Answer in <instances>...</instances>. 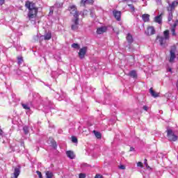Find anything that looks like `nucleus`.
<instances>
[{"instance_id":"f257e3e1","label":"nucleus","mask_w":178,"mask_h":178,"mask_svg":"<svg viewBox=\"0 0 178 178\" xmlns=\"http://www.w3.org/2000/svg\"><path fill=\"white\" fill-rule=\"evenodd\" d=\"M25 7L29 9L28 17L29 20H31V19H35L38 13V7L35 6V3L27 1L25 3Z\"/></svg>"},{"instance_id":"f03ea898","label":"nucleus","mask_w":178,"mask_h":178,"mask_svg":"<svg viewBox=\"0 0 178 178\" xmlns=\"http://www.w3.org/2000/svg\"><path fill=\"white\" fill-rule=\"evenodd\" d=\"M167 136L169 140V141H177V136L173 132V130L172 129H168L167 131Z\"/></svg>"},{"instance_id":"7ed1b4c3","label":"nucleus","mask_w":178,"mask_h":178,"mask_svg":"<svg viewBox=\"0 0 178 178\" xmlns=\"http://www.w3.org/2000/svg\"><path fill=\"white\" fill-rule=\"evenodd\" d=\"M176 46H172L170 51V63H173L175 62V59H176Z\"/></svg>"},{"instance_id":"20e7f679","label":"nucleus","mask_w":178,"mask_h":178,"mask_svg":"<svg viewBox=\"0 0 178 178\" xmlns=\"http://www.w3.org/2000/svg\"><path fill=\"white\" fill-rule=\"evenodd\" d=\"M155 33H156V31L153 26H147L146 30L145 31V34H146V35H148L149 37L151 35H154Z\"/></svg>"},{"instance_id":"39448f33","label":"nucleus","mask_w":178,"mask_h":178,"mask_svg":"<svg viewBox=\"0 0 178 178\" xmlns=\"http://www.w3.org/2000/svg\"><path fill=\"white\" fill-rule=\"evenodd\" d=\"M75 19H72L73 24L71 26L72 30H77L79 29V15H75L74 17Z\"/></svg>"},{"instance_id":"423d86ee","label":"nucleus","mask_w":178,"mask_h":178,"mask_svg":"<svg viewBox=\"0 0 178 178\" xmlns=\"http://www.w3.org/2000/svg\"><path fill=\"white\" fill-rule=\"evenodd\" d=\"M178 6V2L177 1H174L171 3L168 4V6H167L166 9L168 12H170L175 10L176 9V7Z\"/></svg>"},{"instance_id":"0eeeda50","label":"nucleus","mask_w":178,"mask_h":178,"mask_svg":"<svg viewBox=\"0 0 178 178\" xmlns=\"http://www.w3.org/2000/svg\"><path fill=\"white\" fill-rule=\"evenodd\" d=\"M69 12H70L71 15H73L74 17L75 15L79 16V11L77 10V7L75 5L70 6L68 8Z\"/></svg>"},{"instance_id":"6e6552de","label":"nucleus","mask_w":178,"mask_h":178,"mask_svg":"<svg viewBox=\"0 0 178 178\" xmlns=\"http://www.w3.org/2000/svg\"><path fill=\"white\" fill-rule=\"evenodd\" d=\"M87 49H88L87 47H83L79 49L78 55L80 59H84L86 56V54H87Z\"/></svg>"},{"instance_id":"1a4fd4ad","label":"nucleus","mask_w":178,"mask_h":178,"mask_svg":"<svg viewBox=\"0 0 178 178\" xmlns=\"http://www.w3.org/2000/svg\"><path fill=\"white\" fill-rule=\"evenodd\" d=\"M113 16L118 22H120L122 19V12L118 10L113 11Z\"/></svg>"},{"instance_id":"9d476101","label":"nucleus","mask_w":178,"mask_h":178,"mask_svg":"<svg viewBox=\"0 0 178 178\" xmlns=\"http://www.w3.org/2000/svg\"><path fill=\"white\" fill-rule=\"evenodd\" d=\"M156 40H159V42H160V45H165L166 44V40L164 37L163 36H156Z\"/></svg>"},{"instance_id":"9b49d317","label":"nucleus","mask_w":178,"mask_h":178,"mask_svg":"<svg viewBox=\"0 0 178 178\" xmlns=\"http://www.w3.org/2000/svg\"><path fill=\"white\" fill-rule=\"evenodd\" d=\"M106 30H108V29L106 26L97 28V34H104V33H106Z\"/></svg>"},{"instance_id":"f8f14e48","label":"nucleus","mask_w":178,"mask_h":178,"mask_svg":"<svg viewBox=\"0 0 178 178\" xmlns=\"http://www.w3.org/2000/svg\"><path fill=\"white\" fill-rule=\"evenodd\" d=\"M14 177H12L11 178H18L19 175H20V167H16L14 169Z\"/></svg>"},{"instance_id":"ddd939ff","label":"nucleus","mask_w":178,"mask_h":178,"mask_svg":"<svg viewBox=\"0 0 178 178\" xmlns=\"http://www.w3.org/2000/svg\"><path fill=\"white\" fill-rule=\"evenodd\" d=\"M66 155L70 159H74V158H76V155H74V152H73L70 150H68L66 152Z\"/></svg>"},{"instance_id":"4468645a","label":"nucleus","mask_w":178,"mask_h":178,"mask_svg":"<svg viewBox=\"0 0 178 178\" xmlns=\"http://www.w3.org/2000/svg\"><path fill=\"white\" fill-rule=\"evenodd\" d=\"M163 14H161L160 15H158L156 17H154V22L156 23H159V24H162V15Z\"/></svg>"},{"instance_id":"2eb2a0df","label":"nucleus","mask_w":178,"mask_h":178,"mask_svg":"<svg viewBox=\"0 0 178 178\" xmlns=\"http://www.w3.org/2000/svg\"><path fill=\"white\" fill-rule=\"evenodd\" d=\"M149 93L151 94L152 97H154V98H158V97H159V93L154 91V88H150Z\"/></svg>"},{"instance_id":"dca6fc26","label":"nucleus","mask_w":178,"mask_h":178,"mask_svg":"<svg viewBox=\"0 0 178 178\" xmlns=\"http://www.w3.org/2000/svg\"><path fill=\"white\" fill-rule=\"evenodd\" d=\"M142 19H143V22H145V23L149 22V15L143 14L142 15Z\"/></svg>"},{"instance_id":"f3484780","label":"nucleus","mask_w":178,"mask_h":178,"mask_svg":"<svg viewBox=\"0 0 178 178\" xmlns=\"http://www.w3.org/2000/svg\"><path fill=\"white\" fill-rule=\"evenodd\" d=\"M168 22H172L173 20V11H168Z\"/></svg>"},{"instance_id":"a211bd4d","label":"nucleus","mask_w":178,"mask_h":178,"mask_svg":"<svg viewBox=\"0 0 178 178\" xmlns=\"http://www.w3.org/2000/svg\"><path fill=\"white\" fill-rule=\"evenodd\" d=\"M126 38L129 44L133 43L134 40H133V35H131V34L128 33Z\"/></svg>"},{"instance_id":"6ab92c4d","label":"nucleus","mask_w":178,"mask_h":178,"mask_svg":"<svg viewBox=\"0 0 178 178\" xmlns=\"http://www.w3.org/2000/svg\"><path fill=\"white\" fill-rule=\"evenodd\" d=\"M44 40H51V38H52V33H51V32H48L44 35Z\"/></svg>"},{"instance_id":"aec40b11","label":"nucleus","mask_w":178,"mask_h":178,"mask_svg":"<svg viewBox=\"0 0 178 178\" xmlns=\"http://www.w3.org/2000/svg\"><path fill=\"white\" fill-rule=\"evenodd\" d=\"M50 144H51V147H53V148H54V149H56V148L58 147V145L56 144V141H55L54 139H51Z\"/></svg>"},{"instance_id":"412c9836","label":"nucleus","mask_w":178,"mask_h":178,"mask_svg":"<svg viewBox=\"0 0 178 178\" xmlns=\"http://www.w3.org/2000/svg\"><path fill=\"white\" fill-rule=\"evenodd\" d=\"M54 177V173L51 171H46V178Z\"/></svg>"},{"instance_id":"4be33fe9","label":"nucleus","mask_w":178,"mask_h":178,"mask_svg":"<svg viewBox=\"0 0 178 178\" xmlns=\"http://www.w3.org/2000/svg\"><path fill=\"white\" fill-rule=\"evenodd\" d=\"M129 76H131V77H134V79L137 78V72H136V71L132 70L129 72Z\"/></svg>"},{"instance_id":"5701e85b","label":"nucleus","mask_w":178,"mask_h":178,"mask_svg":"<svg viewBox=\"0 0 178 178\" xmlns=\"http://www.w3.org/2000/svg\"><path fill=\"white\" fill-rule=\"evenodd\" d=\"M163 35L165 40H169V30L164 31Z\"/></svg>"},{"instance_id":"b1692460","label":"nucleus","mask_w":178,"mask_h":178,"mask_svg":"<svg viewBox=\"0 0 178 178\" xmlns=\"http://www.w3.org/2000/svg\"><path fill=\"white\" fill-rule=\"evenodd\" d=\"M93 133L95 134V137L97 138H102V134L101 133L97 131H93Z\"/></svg>"},{"instance_id":"393cba45","label":"nucleus","mask_w":178,"mask_h":178,"mask_svg":"<svg viewBox=\"0 0 178 178\" xmlns=\"http://www.w3.org/2000/svg\"><path fill=\"white\" fill-rule=\"evenodd\" d=\"M129 8L131 9V13L136 12V8H134V6L133 4H128Z\"/></svg>"},{"instance_id":"a878e982","label":"nucleus","mask_w":178,"mask_h":178,"mask_svg":"<svg viewBox=\"0 0 178 178\" xmlns=\"http://www.w3.org/2000/svg\"><path fill=\"white\" fill-rule=\"evenodd\" d=\"M72 48H74L75 49H80V45L77 43H73L72 44Z\"/></svg>"},{"instance_id":"bb28decb","label":"nucleus","mask_w":178,"mask_h":178,"mask_svg":"<svg viewBox=\"0 0 178 178\" xmlns=\"http://www.w3.org/2000/svg\"><path fill=\"white\" fill-rule=\"evenodd\" d=\"M22 106L24 109H26V111H30V106L26 104H22Z\"/></svg>"},{"instance_id":"cd10ccee","label":"nucleus","mask_w":178,"mask_h":178,"mask_svg":"<svg viewBox=\"0 0 178 178\" xmlns=\"http://www.w3.org/2000/svg\"><path fill=\"white\" fill-rule=\"evenodd\" d=\"M24 133V134L27 135L29 134V127H23Z\"/></svg>"},{"instance_id":"c85d7f7f","label":"nucleus","mask_w":178,"mask_h":178,"mask_svg":"<svg viewBox=\"0 0 178 178\" xmlns=\"http://www.w3.org/2000/svg\"><path fill=\"white\" fill-rule=\"evenodd\" d=\"M137 166H138V168H144V164H143V162L138 161V162L137 163Z\"/></svg>"},{"instance_id":"c756f323","label":"nucleus","mask_w":178,"mask_h":178,"mask_svg":"<svg viewBox=\"0 0 178 178\" xmlns=\"http://www.w3.org/2000/svg\"><path fill=\"white\" fill-rule=\"evenodd\" d=\"M87 15H88V10H83V13H82V16H87Z\"/></svg>"},{"instance_id":"7c9ffc66","label":"nucleus","mask_w":178,"mask_h":178,"mask_svg":"<svg viewBox=\"0 0 178 178\" xmlns=\"http://www.w3.org/2000/svg\"><path fill=\"white\" fill-rule=\"evenodd\" d=\"M171 33H172V35L176 36V29L172 28Z\"/></svg>"},{"instance_id":"2f4dec72","label":"nucleus","mask_w":178,"mask_h":178,"mask_svg":"<svg viewBox=\"0 0 178 178\" xmlns=\"http://www.w3.org/2000/svg\"><path fill=\"white\" fill-rule=\"evenodd\" d=\"M18 64L20 65L23 62V57H17Z\"/></svg>"},{"instance_id":"473e14b6","label":"nucleus","mask_w":178,"mask_h":178,"mask_svg":"<svg viewBox=\"0 0 178 178\" xmlns=\"http://www.w3.org/2000/svg\"><path fill=\"white\" fill-rule=\"evenodd\" d=\"M72 143H77V138H76L75 136H72Z\"/></svg>"},{"instance_id":"72a5a7b5","label":"nucleus","mask_w":178,"mask_h":178,"mask_svg":"<svg viewBox=\"0 0 178 178\" xmlns=\"http://www.w3.org/2000/svg\"><path fill=\"white\" fill-rule=\"evenodd\" d=\"M37 175L39 176V178H42V174L41 173V172L40 171H36Z\"/></svg>"},{"instance_id":"f704fd0d","label":"nucleus","mask_w":178,"mask_h":178,"mask_svg":"<svg viewBox=\"0 0 178 178\" xmlns=\"http://www.w3.org/2000/svg\"><path fill=\"white\" fill-rule=\"evenodd\" d=\"M177 23H178L177 21H175V22L172 25V29H176V27H177Z\"/></svg>"},{"instance_id":"c9c22d12","label":"nucleus","mask_w":178,"mask_h":178,"mask_svg":"<svg viewBox=\"0 0 178 178\" xmlns=\"http://www.w3.org/2000/svg\"><path fill=\"white\" fill-rule=\"evenodd\" d=\"M119 168L122 170H124V169H126V166H124V165H121L119 166Z\"/></svg>"},{"instance_id":"e433bc0d","label":"nucleus","mask_w":178,"mask_h":178,"mask_svg":"<svg viewBox=\"0 0 178 178\" xmlns=\"http://www.w3.org/2000/svg\"><path fill=\"white\" fill-rule=\"evenodd\" d=\"M79 178H86V174L80 173Z\"/></svg>"},{"instance_id":"4c0bfd02","label":"nucleus","mask_w":178,"mask_h":178,"mask_svg":"<svg viewBox=\"0 0 178 178\" xmlns=\"http://www.w3.org/2000/svg\"><path fill=\"white\" fill-rule=\"evenodd\" d=\"M95 178H104V177H102V175L97 174L95 175Z\"/></svg>"},{"instance_id":"58836bf2","label":"nucleus","mask_w":178,"mask_h":178,"mask_svg":"<svg viewBox=\"0 0 178 178\" xmlns=\"http://www.w3.org/2000/svg\"><path fill=\"white\" fill-rule=\"evenodd\" d=\"M87 1H88V0H81V3H83V5H86V3L87 2Z\"/></svg>"},{"instance_id":"ea45409f","label":"nucleus","mask_w":178,"mask_h":178,"mask_svg":"<svg viewBox=\"0 0 178 178\" xmlns=\"http://www.w3.org/2000/svg\"><path fill=\"white\" fill-rule=\"evenodd\" d=\"M143 109H144V111H146V112H147V111H148V106H143Z\"/></svg>"},{"instance_id":"a19ab883","label":"nucleus","mask_w":178,"mask_h":178,"mask_svg":"<svg viewBox=\"0 0 178 178\" xmlns=\"http://www.w3.org/2000/svg\"><path fill=\"white\" fill-rule=\"evenodd\" d=\"M5 3V0H0V5H3Z\"/></svg>"},{"instance_id":"79ce46f5","label":"nucleus","mask_w":178,"mask_h":178,"mask_svg":"<svg viewBox=\"0 0 178 178\" xmlns=\"http://www.w3.org/2000/svg\"><path fill=\"white\" fill-rule=\"evenodd\" d=\"M132 151H134V147H131L129 149V152H131Z\"/></svg>"},{"instance_id":"37998d69","label":"nucleus","mask_w":178,"mask_h":178,"mask_svg":"<svg viewBox=\"0 0 178 178\" xmlns=\"http://www.w3.org/2000/svg\"><path fill=\"white\" fill-rule=\"evenodd\" d=\"M88 2L89 3H94V0H89Z\"/></svg>"},{"instance_id":"c03bdc74","label":"nucleus","mask_w":178,"mask_h":178,"mask_svg":"<svg viewBox=\"0 0 178 178\" xmlns=\"http://www.w3.org/2000/svg\"><path fill=\"white\" fill-rule=\"evenodd\" d=\"M3 134V131L0 128V134L2 135Z\"/></svg>"},{"instance_id":"a18cd8bd","label":"nucleus","mask_w":178,"mask_h":178,"mask_svg":"<svg viewBox=\"0 0 178 178\" xmlns=\"http://www.w3.org/2000/svg\"><path fill=\"white\" fill-rule=\"evenodd\" d=\"M168 71L172 73V68L171 67L168 68Z\"/></svg>"},{"instance_id":"49530a36","label":"nucleus","mask_w":178,"mask_h":178,"mask_svg":"<svg viewBox=\"0 0 178 178\" xmlns=\"http://www.w3.org/2000/svg\"><path fill=\"white\" fill-rule=\"evenodd\" d=\"M21 145H22L23 147H24V142H22Z\"/></svg>"},{"instance_id":"de8ad7c7","label":"nucleus","mask_w":178,"mask_h":178,"mask_svg":"<svg viewBox=\"0 0 178 178\" xmlns=\"http://www.w3.org/2000/svg\"><path fill=\"white\" fill-rule=\"evenodd\" d=\"M122 2H127V1H129V0H122Z\"/></svg>"},{"instance_id":"09e8293b","label":"nucleus","mask_w":178,"mask_h":178,"mask_svg":"<svg viewBox=\"0 0 178 178\" xmlns=\"http://www.w3.org/2000/svg\"><path fill=\"white\" fill-rule=\"evenodd\" d=\"M145 165L146 166H147V165H148V163L145 162Z\"/></svg>"},{"instance_id":"8fccbe9b","label":"nucleus","mask_w":178,"mask_h":178,"mask_svg":"<svg viewBox=\"0 0 178 178\" xmlns=\"http://www.w3.org/2000/svg\"><path fill=\"white\" fill-rule=\"evenodd\" d=\"M146 167L147 168V169L149 168V165H146Z\"/></svg>"},{"instance_id":"3c124183","label":"nucleus","mask_w":178,"mask_h":178,"mask_svg":"<svg viewBox=\"0 0 178 178\" xmlns=\"http://www.w3.org/2000/svg\"><path fill=\"white\" fill-rule=\"evenodd\" d=\"M145 162H147V159H145Z\"/></svg>"},{"instance_id":"603ef678","label":"nucleus","mask_w":178,"mask_h":178,"mask_svg":"<svg viewBox=\"0 0 178 178\" xmlns=\"http://www.w3.org/2000/svg\"><path fill=\"white\" fill-rule=\"evenodd\" d=\"M178 22V19L176 20Z\"/></svg>"}]
</instances>
